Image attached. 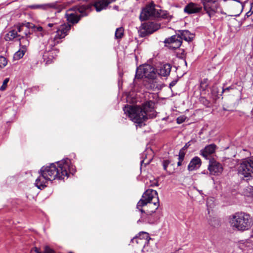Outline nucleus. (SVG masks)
<instances>
[{"mask_svg":"<svg viewBox=\"0 0 253 253\" xmlns=\"http://www.w3.org/2000/svg\"><path fill=\"white\" fill-rule=\"evenodd\" d=\"M159 200L157 192L153 189L147 190L137 204L136 208L141 212V218L137 223L143 222L153 224L158 219L153 213L158 209Z\"/></svg>","mask_w":253,"mask_h":253,"instance_id":"obj_1","label":"nucleus"},{"mask_svg":"<svg viewBox=\"0 0 253 253\" xmlns=\"http://www.w3.org/2000/svg\"><path fill=\"white\" fill-rule=\"evenodd\" d=\"M124 111L134 123L137 124L140 126L147 119L153 118L156 116L151 101L146 102L141 106H125Z\"/></svg>","mask_w":253,"mask_h":253,"instance_id":"obj_2","label":"nucleus"},{"mask_svg":"<svg viewBox=\"0 0 253 253\" xmlns=\"http://www.w3.org/2000/svg\"><path fill=\"white\" fill-rule=\"evenodd\" d=\"M63 169L68 168L66 165ZM41 171L43 173L44 175L49 180L52 181L55 179H64L67 175V172L65 169H62L59 166V161L56 163H52L48 166H43L41 169Z\"/></svg>","mask_w":253,"mask_h":253,"instance_id":"obj_3","label":"nucleus"},{"mask_svg":"<svg viewBox=\"0 0 253 253\" xmlns=\"http://www.w3.org/2000/svg\"><path fill=\"white\" fill-rule=\"evenodd\" d=\"M56 23H49L47 25L48 27H53L54 29L56 30L55 35L51 36L48 40L47 44L50 48H52L57 44L61 43V40L68 34L71 28V25L69 24L61 25L58 27H56Z\"/></svg>","mask_w":253,"mask_h":253,"instance_id":"obj_4","label":"nucleus"},{"mask_svg":"<svg viewBox=\"0 0 253 253\" xmlns=\"http://www.w3.org/2000/svg\"><path fill=\"white\" fill-rule=\"evenodd\" d=\"M232 227L239 231L247 230L252 225V219L251 216L245 212H237L232 216L230 220Z\"/></svg>","mask_w":253,"mask_h":253,"instance_id":"obj_5","label":"nucleus"},{"mask_svg":"<svg viewBox=\"0 0 253 253\" xmlns=\"http://www.w3.org/2000/svg\"><path fill=\"white\" fill-rule=\"evenodd\" d=\"M238 173L245 177L253 175V158L246 159L241 163L238 169Z\"/></svg>","mask_w":253,"mask_h":253,"instance_id":"obj_6","label":"nucleus"},{"mask_svg":"<svg viewBox=\"0 0 253 253\" xmlns=\"http://www.w3.org/2000/svg\"><path fill=\"white\" fill-rule=\"evenodd\" d=\"M157 10L153 4L147 5L141 11L139 16L140 20L142 21L149 18H156V15L158 14Z\"/></svg>","mask_w":253,"mask_h":253,"instance_id":"obj_7","label":"nucleus"},{"mask_svg":"<svg viewBox=\"0 0 253 253\" xmlns=\"http://www.w3.org/2000/svg\"><path fill=\"white\" fill-rule=\"evenodd\" d=\"M218 0H201L204 10L210 17L213 16L216 12L218 8Z\"/></svg>","mask_w":253,"mask_h":253,"instance_id":"obj_8","label":"nucleus"},{"mask_svg":"<svg viewBox=\"0 0 253 253\" xmlns=\"http://www.w3.org/2000/svg\"><path fill=\"white\" fill-rule=\"evenodd\" d=\"M208 169L211 174L218 175L222 173L223 169L220 163L212 159L209 161Z\"/></svg>","mask_w":253,"mask_h":253,"instance_id":"obj_9","label":"nucleus"},{"mask_svg":"<svg viewBox=\"0 0 253 253\" xmlns=\"http://www.w3.org/2000/svg\"><path fill=\"white\" fill-rule=\"evenodd\" d=\"M202 10V7L201 5L194 2L189 3L184 8V12L188 14L198 13H200Z\"/></svg>","mask_w":253,"mask_h":253,"instance_id":"obj_10","label":"nucleus"},{"mask_svg":"<svg viewBox=\"0 0 253 253\" xmlns=\"http://www.w3.org/2000/svg\"><path fill=\"white\" fill-rule=\"evenodd\" d=\"M150 237L149 234L145 232H141L139 234V236H136L131 240V242L133 243L135 242L137 244H140L145 246L149 241Z\"/></svg>","mask_w":253,"mask_h":253,"instance_id":"obj_11","label":"nucleus"},{"mask_svg":"<svg viewBox=\"0 0 253 253\" xmlns=\"http://www.w3.org/2000/svg\"><path fill=\"white\" fill-rule=\"evenodd\" d=\"M59 166H61L62 169H63V167H65L64 166L66 165H67L68 168L64 169L67 172V175L65 176L67 178L69 176V173L73 174L76 171L75 167L71 165L70 160L68 158L59 161Z\"/></svg>","mask_w":253,"mask_h":253,"instance_id":"obj_12","label":"nucleus"},{"mask_svg":"<svg viewBox=\"0 0 253 253\" xmlns=\"http://www.w3.org/2000/svg\"><path fill=\"white\" fill-rule=\"evenodd\" d=\"M31 9H47L48 8H53L55 9H58L59 11L62 8L61 5H59L57 2H53L47 4H33L30 5L28 6Z\"/></svg>","mask_w":253,"mask_h":253,"instance_id":"obj_13","label":"nucleus"},{"mask_svg":"<svg viewBox=\"0 0 253 253\" xmlns=\"http://www.w3.org/2000/svg\"><path fill=\"white\" fill-rule=\"evenodd\" d=\"M216 148V146L214 144L207 145L200 151V154L206 159H208L209 156L214 153Z\"/></svg>","mask_w":253,"mask_h":253,"instance_id":"obj_14","label":"nucleus"},{"mask_svg":"<svg viewBox=\"0 0 253 253\" xmlns=\"http://www.w3.org/2000/svg\"><path fill=\"white\" fill-rule=\"evenodd\" d=\"M44 175L43 173L40 171V174L36 180L35 185L39 189H42L44 188L46 186V182L49 181L47 178Z\"/></svg>","mask_w":253,"mask_h":253,"instance_id":"obj_15","label":"nucleus"},{"mask_svg":"<svg viewBox=\"0 0 253 253\" xmlns=\"http://www.w3.org/2000/svg\"><path fill=\"white\" fill-rule=\"evenodd\" d=\"M116 0H99L94 3V6L97 12H99L104 9H106L109 4Z\"/></svg>","mask_w":253,"mask_h":253,"instance_id":"obj_16","label":"nucleus"},{"mask_svg":"<svg viewBox=\"0 0 253 253\" xmlns=\"http://www.w3.org/2000/svg\"><path fill=\"white\" fill-rule=\"evenodd\" d=\"M143 67L144 68H147L146 70H144V78L154 79L156 76L155 68L149 65H143Z\"/></svg>","mask_w":253,"mask_h":253,"instance_id":"obj_17","label":"nucleus"},{"mask_svg":"<svg viewBox=\"0 0 253 253\" xmlns=\"http://www.w3.org/2000/svg\"><path fill=\"white\" fill-rule=\"evenodd\" d=\"M201 165V159L198 157H195L190 162L188 166V170L189 171L196 170L200 168Z\"/></svg>","mask_w":253,"mask_h":253,"instance_id":"obj_18","label":"nucleus"},{"mask_svg":"<svg viewBox=\"0 0 253 253\" xmlns=\"http://www.w3.org/2000/svg\"><path fill=\"white\" fill-rule=\"evenodd\" d=\"M177 35H179V38H180V41L184 40L186 42H191L194 38V35L188 30L179 31Z\"/></svg>","mask_w":253,"mask_h":253,"instance_id":"obj_19","label":"nucleus"},{"mask_svg":"<svg viewBox=\"0 0 253 253\" xmlns=\"http://www.w3.org/2000/svg\"><path fill=\"white\" fill-rule=\"evenodd\" d=\"M145 28L147 30L148 33L151 34L160 28L159 24L155 23L152 22H148L146 23L143 24Z\"/></svg>","mask_w":253,"mask_h":253,"instance_id":"obj_20","label":"nucleus"},{"mask_svg":"<svg viewBox=\"0 0 253 253\" xmlns=\"http://www.w3.org/2000/svg\"><path fill=\"white\" fill-rule=\"evenodd\" d=\"M171 66L169 64H165L162 65L159 70V74L164 77H167L170 74Z\"/></svg>","mask_w":253,"mask_h":253,"instance_id":"obj_21","label":"nucleus"},{"mask_svg":"<svg viewBox=\"0 0 253 253\" xmlns=\"http://www.w3.org/2000/svg\"><path fill=\"white\" fill-rule=\"evenodd\" d=\"M66 15L67 21L72 24L78 23L81 18V16H78L75 13H67Z\"/></svg>","mask_w":253,"mask_h":253,"instance_id":"obj_22","label":"nucleus"},{"mask_svg":"<svg viewBox=\"0 0 253 253\" xmlns=\"http://www.w3.org/2000/svg\"><path fill=\"white\" fill-rule=\"evenodd\" d=\"M163 166L164 170L167 171L169 174L172 173L174 172V169H173V164H171L169 160H164Z\"/></svg>","mask_w":253,"mask_h":253,"instance_id":"obj_23","label":"nucleus"},{"mask_svg":"<svg viewBox=\"0 0 253 253\" xmlns=\"http://www.w3.org/2000/svg\"><path fill=\"white\" fill-rule=\"evenodd\" d=\"M19 37H20L19 41L20 47L26 50L27 46L29 44V39L30 38H27L22 35H19Z\"/></svg>","mask_w":253,"mask_h":253,"instance_id":"obj_24","label":"nucleus"},{"mask_svg":"<svg viewBox=\"0 0 253 253\" xmlns=\"http://www.w3.org/2000/svg\"><path fill=\"white\" fill-rule=\"evenodd\" d=\"M158 14L156 15V18H162L170 19L171 16L167 11L157 9Z\"/></svg>","mask_w":253,"mask_h":253,"instance_id":"obj_25","label":"nucleus"},{"mask_svg":"<svg viewBox=\"0 0 253 253\" xmlns=\"http://www.w3.org/2000/svg\"><path fill=\"white\" fill-rule=\"evenodd\" d=\"M35 28V25L31 23L27 22L25 23H22V25H20L18 27V32L20 33L23 30H24L25 28H27L28 29H30V30L33 31V28Z\"/></svg>","mask_w":253,"mask_h":253,"instance_id":"obj_26","label":"nucleus"},{"mask_svg":"<svg viewBox=\"0 0 253 253\" xmlns=\"http://www.w3.org/2000/svg\"><path fill=\"white\" fill-rule=\"evenodd\" d=\"M17 32L18 31L15 30L10 31L5 36V40L10 41L13 40L16 37H19V35L17 34Z\"/></svg>","mask_w":253,"mask_h":253,"instance_id":"obj_27","label":"nucleus"},{"mask_svg":"<svg viewBox=\"0 0 253 253\" xmlns=\"http://www.w3.org/2000/svg\"><path fill=\"white\" fill-rule=\"evenodd\" d=\"M146 68H144L143 65L140 66L138 67L136 71V74L135 76V79H140L144 77V74H143L144 70H146Z\"/></svg>","mask_w":253,"mask_h":253,"instance_id":"obj_28","label":"nucleus"},{"mask_svg":"<svg viewBox=\"0 0 253 253\" xmlns=\"http://www.w3.org/2000/svg\"><path fill=\"white\" fill-rule=\"evenodd\" d=\"M179 40H180V38H179V35H178L177 34L176 35H173L169 38L166 39L164 42L165 43H168L170 44L173 43V42H175L178 41Z\"/></svg>","mask_w":253,"mask_h":253,"instance_id":"obj_29","label":"nucleus"},{"mask_svg":"<svg viewBox=\"0 0 253 253\" xmlns=\"http://www.w3.org/2000/svg\"><path fill=\"white\" fill-rule=\"evenodd\" d=\"M26 50L23 48H20V49L17 51L13 56V58L14 60H19L20 58H22Z\"/></svg>","mask_w":253,"mask_h":253,"instance_id":"obj_30","label":"nucleus"},{"mask_svg":"<svg viewBox=\"0 0 253 253\" xmlns=\"http://www.w3.org/2000/svg\"><path fill=\"white\" fill-rule=\"evenodd\" d=\"M89 8V7L85 5H81L75 8V10H77L79 13L82 14V16H85L87 15L86 13V10Z\"/></svg>","mask_w":253,"mask_h":253,"instance_id":"obj_31","label":"nucleus"},{"mask_svg":"<svg viewBox=\"0 0 253 253\" xmlns=\"http://www.w3.org/2000/svg\"><path fill=\"white\" fill-rule=\"evenodd\" d=\"M147 152H144L142 154V156H145V158L141 161V165H142V164H144L145 165H148L152 160L153 157L152 156H150L148 158H147Z\"/></svg>","mask_w":253,"mask_h":253,"instance_id":"obj_32","label":"nucleus"},{"mask_svg":"<svg viewBox=\"0 0 253 253\" xmlns=\"http://www.w3.org/2000/svg\"><path fill=\"white\" fill-rule=\"evenodd\" d=\"M209 223L211 226L213 227H217L220 224L219 220L215 217L211 218L209 221Z\"/></svg>","mask_w":253,"mask_h":253,"instance_id":"obj_33","label":"nucleus"},{"mask_svg":"<svg viewBox=\"0 0 253 253\" xmlns=\"http://www.w3.org/2000/svg\"><path fill=\"white\" fill-rule=\"evenodd\" d=\"M124 29L122 27L117 28L115 34L116 39H121L124 35Z\"/></svg>","mask_w":253,"mask_h":253,"instance_id":"obj_34","label":"nucleus"},{"mask_svg":"<svg viewBox=\"0 0 253 253\" xmlns=\"http://www.w3.org/2000/svg\"><path fill=\"white\" fill-rule=\"evenodd\" d=\"M139 36L141 37H144L150 34L148 33L147 30L145 28V26L142 24L141 29L139 30Z\"/></svg>","mask_w":253,"mask_h":253,"instance_id":"obj_35","label":"nucleus"},{"mask_svg":"<svg viewBox=\"0 0 253 253\" xmlns=\"http://www.w3.org/2000/svg\"><path fill=\"white\" fill-rule=\"evenodd\" d=\"M182 43V41H180V40L178 41L175 42H173V43L170 44L169 45V47L170 49H175L176 48H179Z\"/></svg>","mask_w":253,"mask_h":253,"instance_id":"obj_36","label":"nucleus"},{"mask_svg":"<svg viewBox=\"0 0 253 253\" xmlns=\"http://www.w3.org/2000/svg\"><path fill=\"white\" fill-rule=\"evenodd\" d=\"M20 35H24V37H26L27 38H30V35L32 34L33 31L30 30V29H28L27 28H25L23 31H22Z\"/></svg>","mask_w":253,"mask_h":253,"instance_id":"obj_37","label":"nucleus"},{"mask_svg":"<svg viewBox=\"0 0 253 253\" xmlns=\"http://www.w3.org/2000/svg\"><path fill=\"white\" fill-rule=\"evenodd\" d=\"M253 187L249 186L248 187L245 191V194L247 196H253Z\"/></svg>","mask_w":253,"mask_h":253,"instance_id":"obj_38","label":"nucleus"},{"mask_svg":"<svg viewBox=\"0 0 253 253\" xmlns=\"http://www.w3.org/2000/svg\"><path fill=\"white\" fill-rule=\"evenodd\" d=\"M38 31L41 32V35L43 37L45 34V31L43 29V28L41 26H36L35 28H33V32Z\"/></svg>","mask_w":253,"mask_h":253,"instance_id":"obj_39","label":"nucleus"},{"mask_svg":"<svg viewBox=\"0 0 253 253\" xmlns=\"http://www.w3.org/2000/svg\"><path fill=\"white\" fill-rule=\"evenodd\" d=\"M7 63V61L6 58L3 56H0V68H2L4 67Z\"/></svg>","mask_w":253,"mask_h":253,"instance_id":"obj_40","label":"nucleus"},{"mask_svg":"<svg viewBox=\"0 0 253 253\" xmlns=\"http://www.w3.org/2000/svg\"><path fill=\"white\" fill-rule=\"evenodd\" d=\"M208 79H204L203 81H201L200 84V87L202 88L203 90H205L208 86Z\"/></svg>","mask_w":253,"mask_h":253,"instance_id":"obj_41","label":"nucleus"},{"mask_svg":"<svg viewBox=\"0 0 253 253\" xmlns=\"http://www.w3.org/2000/svg\"><path fill=\"white\" fill-rule=\"evenodd\" d=\"M253 13V3L251 4L250 10L246 13L245 17L248 18L251 16Z\"/></svg>","mask_w":253,"mask_h":253,"instance_id":"obj_42","label":"nucleus"},{"mask_svg":"<svg viewBox=\"0 0 253 253\" xmlns=\"http://www.w3.org/2000/svg\"><path fill=\"white\" fill-rule=\"evenodd\" d=\"M8 82H9V79L8 78H6L3 81L2 85H1V86L0 88V90H4L6 88V87L7 86V84Z\"/></svg>","mask_w":253,"mask_h":253,"instance_id":"obj_43","label":"nucleus"},{"mask_svg":"<svg viewBox=\"0 0 253 253\" xmlns=\"http://www.w3.org/2000/svg\"><path fill=\"white\" fill-rule=\"evenodd\" d=\"M185 154L181 150L179 153L178 155V160H180L181 161H183L184 158Z\"/></svg>","mask_w":253,"mask_h":253,"instance_id":"obj_44","label":"nucleus"},{"mask_svg":"<svg viewBox=\"0 0 253 253\" xmlns=\"http://www.w3.org/2000/svg\"><path fill=\"white\" fill-rule=\"evenodd\" d=\"M233 89V88L231 86L226 87L225 88H223L221 93H223V92H229L230 91V90Z\"/></svg>","mask_w":253,"mask_h":253,"instance_id":"obj_45","label":"nucleus"},{"mask_svg":"<svg viewBox=\"0 0 253 253\" xmlns=\"http://www.w3.org/2000/svg\"><path fill=\"white\" fill-rule=\"evenodd\" d=\"M201 101L205 104V105H208L209 104V102L208 100H207L205 98L202 97L201 98Z\"/></svg>","mask_w":253,"mask_h":253,"instance_id":"obj_46","label":"nucleus"},{"mask_svg":"<svg viewBox=\"0 0 253 253\" xmlns=\"http://www.w3.org/2000/svg\"><path fill=\"white\" fill-rule=\"evenodd\" d=\"M177 80H173L169 84V88H171L172 87L174 86L177 83Z\"/></svg>","mask_w":253,"mask_h":253,"instance_id":"obj_47","label":"nucleus"},{"mask_svg":"<svg viewBox=\"0 0 253 253\" xmlns=\"http://www.w3.org/2000/svg\"><path fill=\"white\" fill-rule=\"evenodd\" d=\"M184 121V120L183 119L182 117H178L177 119V123L178 124H181L183 123Z\"/></svg>","mask_w":253,"mask_h":253,"instance_id":"obj_48","label":"nucleus"},{"mask_svg":"<svg viewBox=\"0 0 253 253\" xmlns=\"http://www.w3.org/2000/svg\"><path fill=\"white\" fill-rule=\"evenodd\" d=\"M151 87H153V88H158V89H160L161 88V85L160 84H157L156 86L155 87V84L153 83L152 84V85H151Z\"/></svg>","mask_w":253,"mask_h":253,"instance_id":"obj_49","label":"nucleus"},{"mask_svg":"<svg viewBox=\"0 0 253 253\" xmlns=\"http://www.w3.org/2000/svg\"><path fill=\"white\" fill-rule=\"evenodd\" d=\"M190 143H191V141H189L188 142L186 143L185 146L183 147L182 149L184 150V149H186L187 148H188L190 146V145H191Z\"/></svg>","mask_w":253,"mask_h":253,"instance_id":"obj_50","label":"nucleus"},{"mask_svg":"<svg viewBox=\"0 0 253 253\" xmlns=\"http://www.w3.org/2000/svg\"><path fill=\"white\" fill-rule=\"evenodd\" d=\"M182 161H181L180 160H178V162H177V166H180L182 165Z\"/></svg>","mask_w":253,"mask_h":253,"instance_id":"obj_51","label":"nucleus"},{"mask_svg":"<svg viewBox=\"0 0 253 253\" xmlns=\"http://www.w3.org/2000/svg\"><path fill=\"white\" fill-rule=\"evenodd\" d=\"M148 205V207L151 209L150 210H153L154 209V206L153 205V206H149V204H147L146 206Z\"/></svg>","mask_w":253,"mask_h":253,"instance_id":"obj_52","label":"nucleus"},{"mask_svg":"<svg viewBox=\"0 0 253 253\" xmlns=\"http://www.w3.org/2000/svg\"><path fill=\"white\" fill-rule=\"evenodd\" d=\"M200 194H203L202 190H198Z\"/></svg>","mask_w":253,"mask_h":253,"instance_id":"obj_53","label":"nucleus"},{"mask_svg":"<svg viewBox=\"0 0 253 253\" xmlns=\"http://www.w3.org/2000/svg\"><path fill=\"white\" fill-rule=\"evenodd\" d=\"M118 6H115L114 7V8H115V9H117V8H118Z\"/></svg>","mask_w":253,"mask_h":253,"instance_id":"obj_54","label":"nucleus"},{"mask_svg":"<svg viewBox=\"0 0 253 253\" xmlns=\"http://www.w3.org/2000/svg\"><path fill=\"white\" fill-rule=\"evenodd\" d=\"M72 253V252H70V253Z\"/></svg>","mask_w":253,"mask_h":253,"instance_id":"obj_55","label":"nucleus"}]
</instances>
